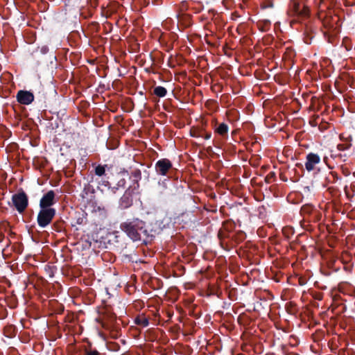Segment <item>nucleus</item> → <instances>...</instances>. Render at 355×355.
<instances>
[{
  "label": "nucleus",
  "mask_w": 355,
  "mask_h": 355,
  "mask_svg": "<svg viewBox=\"0 0 355 355\" xmlns=\"http://www.w3.org/2000/svg\"><path fill=\"white\" fill-rule=\"evenodd\" d=\"M162 222L155 221L150 227H146V223L139 218L128 219L120 225V229L133 241H142L148 242L151 241L156 235L160 234L163 227Z\"/></svg>",
  "instance_id": "obj_1"
},
{
  "label": "nucleus",
  "mask_w": 355,
  "mask_h": 355,
  "mask_svg": "<svg viewBox=\"0 0 355 355\" xmlns=\"http://www.w3.org/2000/svg\"><path fill=\"white\" fill-rule=\"evenodd\" d=\"M55 215V209H41L37 214V222L38 225L44 228L52 221Z\"/></svg>",
  "instance_id": "obj_2"
},
{
  "label": "nucleus",
  "mask_w": 355,
  "mask_h": 355,
  "mask_svg": "<svg viewBox=\"0 0 355 355\" xmlns=\"http://www.w3.org/2000/svg\"><path fill=\"white\" fill-rule=\"evenodd\" d=\"M13 205L20 214L23 213L28 205V198L24 191L18 192L12 196Z\"/></svg>",
  "instance_id": "obj_3"
},
{
  "label": "nucleus",
  "mask_w": 355,
  "mask_h": 355,
  "mask_svg": "<svg viewBox=\"0 0 355 355\" xmlns=\"http://www.w3.org/2000/svg\"><path fill=\"white\" fill-rule=\"evenodd\" d=\"M173 168L172 162L166 158L159 159L155 165V169L157 175H167L169 171Z\"/></svg>",
  "instance_id": "obj_4"
},
{
  "label": "nucleus",
  "mask_w": 355,
  "mask_h": 355,
  "mask_svg": "<svg viewBox=\"0 0 355 355\" xmlns=\"http://www.w3.org/2000/svg\"><path fill=\"white\" fill-rule=\"evenodd\" d=\"M55 204V193L53 190L49 191L45 193L40 201L41 209H53L51 207Z\"/></svg>",
  "instance_id": "obj_5"
},
{
  "label": "nucleus",
  "mask_w": 355,
  "mask_h": 355,
  "mask_svg": "<svg viewBox=\"0 0 355 355\" xmlns=\"http://www.w3.org/2000/svg\"><path fill=\"white\" fill-rule=\"evenodd\" d=\"M305 162L306 169L310 172L314 170L315 165L318 164L321 162L320 157L314 153H309L306 155Z\"/></svg>",
  "instance_id": "obj_6"
},
{
  "label": "nucleus",
  "mask_w": 355,
  "mask_h": 355,
  "mask_svg": "<svg viewBox=\"0 0 355 355\" xmlns=\"http://www.w3.org/2000/svg\"><path fill=\"white\" fill-rule=\"evenodd\" d=\"M239 205L236 202L230 204L225 202V205H223V219L226 218V217L230 218V216L235 218L239 212Z\"/></svg>",
  "instance_id": "obj_7"
},
{
  "label": "nucleus",
  "mask_w": 355,
  "mask_h": 355,
  "mask_svg": "<svg viewBox=\"0 0 355 355\" xmlns=\"http://www.w3.org/2000/svg\"><path fill=\"white\" fill-rule=\"evenodd\" d=\"M17 100L20 104L29 105L34 101V95L31 92L19 90L17 94Z\"/></svg>",
  "instance_id": "obj_8"
},
{
  "label": "nucleus",
  "mask_w": 355,
  "mask_h": 355,
  "mask_svg": "<svg viewBox=\"0 0 355 355\" xmlns=\"http://www.w3.org/2000/svg\"><path fill=\"white\" fill-rule=\"evenodd\" d=\"M132 193L130 188H128L120 198L119 207L121 209H128L132 205Z\"/></svg>",
  "instance_id": "obj_9"
},
{
  "label": "nucleus",
  "mask_w": 355,
  "mask_h": 355,
  "mask_svg": "<svg viewBox=\"0 0 355 355\" xmlns=\"http://www.w3.org/2000/svg\"><path fill=\"white\" fill-rule=\"evenodd\" d=\"M236 227V223L234 222V218H225L223 219V240H225V231L228 232L229 234L227 237H232L233 234L232 231L234 230ZM225 241H223V250H225Z\"/></svg>",
  "instance_id": "obj_10"
},
{
  "label": "nucleus",
  "mask_w": 355,
  "mask_h": 355,
  "mask_svg": "<svg viewBox=\"0 0 355 355\" xmlns=\"http://www.w3.org/2000/svg\"><path fill=\"white\" fill-rule=\"evenodd\" d=\"M110 239L109 242L116 248H122L123 243L121 241V236L119 234L118 232H113L110 235Z\"/></svg>",
  "instance_id": "obj_11"
},
{
  "label": "nucleus",
  "mask_w": 355,
  "mask_h": 355,
  "mask_svg": "<svg viewBox=\"0 0 355 355\" xmlns=\"http://www.w3.org/2000/svg\"><path fill=\"white\" fill-rule=\"evenodd\" d=\"M221 294L222 292L220 291V285L218 282L216 283L209 284L208 287V295L216 296L218 298H220Z\"/></svg>",
  "instance_id": "obj_12"
},
{
  "label": "nucleus",
  "mask_w": 355,
  "mask_h": 355,
  "mask_svg": "<svg viewBox=\"0 0 355 355\" xmlns=\"http://www.w3.org/2000/svg\"><path fill=\"white\" fill-rule=\"evenodd\" d=\"M223 327L230 332H231L234 329V317L229 312L226 313L225 318H223Z\"/></svg>",
  "instance_id": "obj_13"
},
{
  "label": "nucleus",
  "mask_w": 355,
  "mask_h": 355,
  "mask_svg": "<svg viewBox=\"0 0 355 355\" xmlns=\"http://www.w3.org/2000/svg\"><path fill=\"white\" fill-rule=\"evenodd\" d=\"M131 177L134 181V189H137L139 187V180L141 179V172L139 169L137 168L131 172Z\"/></svg>",
  "instance_id": "obj_14"
},
{
  "label": "nucleus",
  "mask_w": 355,
  "mask_h": 355,
  "mask_svg": "<svg viewBox=\"0 0 355 355\" xmlns=\"http://www.w3.org/2000/svg\"><path fill=\"white\" fill-rule=\"evenodd\" d=\"M290 8L291 11L295 15H305V12L301 10L300 8V4L295 1H291L290 3Z\"/></svg>",
  "instance_id": "obj_15"
},
{
  "label": "nucleus",
  "mask_w": 355,
  "mask_h": 355,
  "mask_svg": "<svg viewBox=\"0 0 355 355\" xmlns=\"http://www.w3.org/2000/svg\"><path fill=\"white\" fill-rule=\"evenodd\" d=\"M86 214L85 213H78L76 214V216L73 218L74 220V224H72V225H83L85 224L87 222V217Z\"/></svg>",
  "instance_id": "obj_16"
},
{
  "label": "nucleus",
  "mask_w": 355,
  "mask_h": 355,
  "mask_svg": "<svg viewBox=\"0 0 355 355\" xmlns=\"http://www.w3.org/2000/svg\"><path fill=\"white\" fill-rule=\"evenodd\" d=\"M208 44L213 47V51H219L218 48L220 46V37L216 36H211L207 40Z\"/></svg>",
  "instance_id": "obj_17"
},
{
  "label": "nucleus",
  "mask_w": 355,
  "mask_h": 355,
  "mask_svg": "<svg viewBox=\"0 0 355 355\" xmlns=\"http://www.w3.org/2000/svg\"><path fill=\"white\" fill-rule=\"evenodd\" d=\"M135 323L143 327L148 326L149 321L144 315H139L135 319Z\"/></svg>",
  "instance_id": "obj_18"
},
{
  "label": "nucleus",
  "mask_w": 355,
  "mask_h": 355,
  "mask_svg": "<svg viewBox=\"0 0 355 355\" xmlns=\"http://www.w3.org/2000/svg\"><path fill=\"white\" fill-rule=\"evenodd\" d=\"M225 115L230 122L235 121L238 119V112L234 109L227 110Z\"/></svg>",
  "instance_id": "obj_19"
},
{
  "label": "nucleus",
  "mask_w": 355,
  "mask_h": 355,
  "mask_svg": "<svg viewBox=\"0 0 355 355\" xmlns=\"http://www.w3.org/2000/svg\"><path fill=\"white\" fill-rule=\"evenodd\" d=\"M153 93L159 98L164 97L167 94V90L162 86H157L154 88Z\"/></svg>",
  "instance_id": "obj_20"
},
{
  "label": "nucleus",
  "mask_w": 355,
  "mask_h": 355,
  "mask_svg": "<svg viewBox=\"0 0 355 355\" xmlns=\"http://www.w3.org/2000/svg\"><path fill=\"white\" fill-rule=\"evenodd\" d=\"M224 286L225 287V289L223 288V296L225 295H227L230 300H232V301L236 299V297H235L236 291L234 289L228 290L227 288V282H225V284L223 283V287Z\"/></svg>",
  "instance_id": "obj_21"
},
{
  "label": "nucleus",
  "mask_w": 355,
  "mask_h": 355,
  "mask_svg": "<svg viewBox=\"0 0 355 355\" xmlns=\"http://www.w3.org/2000/svg\"><path fill=\"white\" fill-rule=\"evenodd\" d=\"M336 176L331 172L324 176V181L322 182V186L323 187H327L329 182H331L336 180Z\"/></svg>",
  "instance_id": "obj_22"
},
{
  "label": "nucleus",
  "mask_w": 355,
  "mask_h": 355,
  "mask_svg": "<svg viewBox=\"0 0 355 355\" xmlns=\"http://www.w3.org/2000/svg\"><path fill=\"white\" fill-rule=\"evenodd\" d=\"M95 214H98L101 220L105 219L107 216V210L105 208H101L98 207L96 209L94 210Z\"/></svg>",
  "instance_id": "obj_23"
},
{
  "label": "nucleus",
  "mask_w": 355,
  "mask_h": 355,
  "mask_svg": "<svg viewBox=\"0 0 355 355\" xmlns=\"http://www.w3.org/2000/svg\"><path fill=\"white\" fill-rule=\"evenodd\" d=\"M282 233L287 239H290L294 234V230L291 227H285L282 229Z\"/></svg>",
  "instance_id": "obj_24"
},
{
  "label": "nucleus",
  "mask_w": 355,
  "mask_h": 355,
  "mask_svg": "<svg viewBox=\"0 0 355 355\" xmlns=\"http://www.w3.org/2000/svg\"><path fill=\"white\" fill-rule=\"evenodd\" d=\"M107 166V165H104V166H102V165H98L96 168H95V174L98 176H102L105 174V167Z\"/></svg>",
  "instance_id": "obj_25"
},
{
  "label": "nucleus",
  "mask_w": 355,
  "mask_h": 355,
  "mask_svg": "<svg viewBox=\"0 0 355 355\" xmlns=\"http://www.w3.org/2000/svg\"><path fill=\"white\" fill-rule=\"evenodd\" d=\"M85 355H102L97 349H86L85 350Z\"/></svg>",
  "instance_id": "obj_26"
},
{
  "label": "nucleus",
  "mask_w": 355,
  "mask_h": 355,
  "mask_svg": "<svg viewBox=\"0 0 355 355\" xmlns=\"http://www.w3.org/2000/svg\"><path fill=\"white\" fill-rule=\"evenodd\" d=\"M223 55H225L228 58L232 57V49H226V46L223 45Z\"/></svg>",
  "instance_id": "obj_27"
},
{
  "label": "nucleus",
  "mask_w": 355,
  "mask_h": 355,
  "mask_svg": "<svg viewBox=\"0 0 355 355\" xmlns=\"http://www.w3.org/2000/svg\"><path fill=\"white\" fill-rule=\"evenodd\" d=\"M125 184H126V181L124 178H122L121 180H119L116 184V186L117 187H116V189H118L119 187H125ZM114 189H115V187H114Z\"/></svg>",
  "instance_id": "obj_28"
},
{
  "label": "nucleus",
  "mask_w": 355,
  "mask_h": 355,
  "mask_svg": "<svg viewBox=\"0 0 355 355\" xmlns=\"http://www.w3.org/2000/svg\"><path fill=\"white\" fill-rule=\"evenodd\" d=\"M349 146H347V145L345 144H340L337 146V148L338 150H340V151H344L347 149H348Z\"/></svg>",
  "instance_id": "obj_29"
},
{
  "label": "nucleus",
  "mask_w": 355,
  "mask_h": 355,
  "mask_svg": "<svg viewBox=\"0 0 355 355\" xmlns=\"http://www.w3.org/2000/svg\"><path fill=\"white\" fill-rule=\"evenodd\" d=\"M218 238L219 239V244L222 246V227L218 230Z\"/></svg>",
  "instance_id": "obj_30"
},
{
  "label": "nucleus",
  "mask_w": 355,
  "mask_h": 355,
  "mask_svg": "<svg viewBox=\"0 0 355 355\" xmlns=\"http://www.w3.org/2000/svg\"><path fill=\"white\" fill-rule=\"evenodd\" d=\"M216 132L219 135H222V123L218 124L216 128Z\"/></svg>",
  "instance_id": "obj_31"
},
{
  "label": "nucleus",
  "mask_w": 355,
  "mask_h": 355,
  "mask_svg": "<svg viewBox=\"0 0 355 355\" xmlns=\"http://www.w3.org/2000/svg\"><path fill=\"white\" fill-rule=\"evenodd\" d=\"M89 3L93 8H96L98 5L97 0H89Z\"/></svg>",
  "instance_id": "obj_32"
},
{
  "label": "nucleus",
  "mask_w": 355,
  "mask_h": 355,
  "mask_svg": "<svg viewBox=\"0 0 355 355\" xmlns=\"http://www.w3.org/2000/svg\"><path fill=\"white\" fill-rule=\"evenodd\" d=\"M208 105H209V106H210V108L212 110H214L215 107L218 108V106L216 105L215 102H210V103H209Z\"/></svg>",
  "instance_id": "obj_33"
},
{
  "label": "nucleus",
  "mask_w": 355,
  "mask_h": 355,
  "mask_svg": "<svg viewBox=\"0 0 355 355\" xmlns=\"http://www.w3.org/2000/svg\"><path fill=\"white\" fill-rule=\"evenodd\" d=\"M228 130L229 128L227 125L223 123V136L225 135V133L228 132Z\"/></svg>",
  "instance_id": "obj_34"
},
{
  "label": "nucleus",
  "mask_w": 355,
  "mask_h": 355,
  "mask_svg": "<svg viewBox=\"0 0 355 355\" xmlns=\"http://www.w3.org/2000/svg\"><path fill=\"white\" fill-rule=\"evenodd\" d=\"M226 65V62L223 61V66ZM227 67H228V69H230V65L227 64ZM223 80H225V67H223Z\"/></svg>",
  "instance_id": "obj_35"
},
{
  "label": "nucleus",
  "mask_w": 355,
  "mask_h": 355,
  "mask_svg": "<svg viewBox=\"0 0 355 355\" xmlns=\"http://www.w3.org/2000/svg\"><path fill=\"white\" fill-rule=\"evenodd\" d=\"M223 188L225 187V186L226 187L227 189H230V186H229V182H225V180L223 178Z\"/></svg>",
  "instance_id": "obj_36"
},
{
  "label": "nucleus",
  "mask_w": 355,
  "mask_h": 355,
  "mask_svg": "<svg viewBox=\"0 0 355 355\" xmlns=\"http://www.w3.org/2000/svg\"><path fill=\"white\" fill-rule=\"evenodd\" d=\"M275 175V173L274 172H271L267 175L266 179L268 180L269 178H273Z\"/></svg>",
  "instance_id": "obj_37"
},
{
  "label": "nucleus",
  "mask_w": 355,
  "mask_h": 355,
  "mask_svg": "<svg viewBox=\"0 0 355 355\" xmlns=\"http://www.w3.org/2000/svg\"><path fill=\"white\" fill-rule=\"evenodd\" d=\"M229 98V94H223V103L225 102V100H226V98Z\"/></svg>",
  "instance_id": "obj_38"
},
{
  "label": "nucleus",
  "mask_w": 355,
  "mask_h": 355,
  "mask_svg": "<svg viewBox=\"0 0 355 355\" xmlns=\"http://www.w3.org/2000/svg\"><path fill=\"white\" fill-rule=\"evenodd\" d=\"M229 80H231V81H232V78H228L225 80V84H226V85H227H227H229V84H230V83H229ZM226 89L227 90V87H226Z\"/></svg>",
  "instance_id": "obj_39"
},
{
  "label": "nucleus",
  "mask_w": 355,
  "mask_h": 355,
  "mask_svg": "<svg viewBox=\"0 0 355 355\" xmlns=\"http://www.w3.org/2000/svg\"><path fill=\"white\" fill-rule=\"evenodd\" d=\"M230 355H234V352L232 349H230ZM236 355H239V354H237Z\"/></svg>",
  "instance_id": "obj_40"
},
{
  "label": "nucleus",
  "mask_w": 355,
  "mask_h": 355,
  "mask_svg": "<svg viewBox=\"0 0 355 355\" xmlns=\"http://www.w3.org/2000/svg\"><path fill=\"white\" fill-rule=\"evenodd\" d=\"M46 49H47V47H46V46L42 47V51L43 53H45V52H46Z\"/></svg>",
  "instance_id": "obj_41"
},
{
  "label": "nucleus",
  "mask_w": 355,
  "mask_h": 355,
  "mask_svg": "<svg viewBox=\"0 0 355 355\" xmlns=\"http://www.w3.org/2000/svg\"><path fill=\"white\" fill-rule=\"evenodd\" d=\"M227 304L228 306H230V302H229V303L224 302L223 309L225 307V306H226Z\"/></svg>",
  "instance_id": "obj_42"
},
{
  "label": "nucleus",
  "mask_w": 355,
  "mask_h": 355,
  "mask_svg": "<svg viewBox=\"0 0 355 355\" xmlns=\"http://www.w3.org/2000/svg\"><path fill=\"white\" fill-rule=\"evenodd\" d=\"M307 189V191H309V187H304V190Z\"/></svg>",
  "instance_id": "obj_43"
},
{
  "label": "nucleus",
  "mask_w": 355,
  "mask_h": 355,
  "mask_svg": "<svg viewBox=\"0 0 355 355\" xmlns=\"http://www.w3.org/2000/svg\"><path fill=\"white\" fill-rule=\"evenodd\" d=\"M162 187H163V188H164V189H166V184H165V183H163V184H162Z\"/></svg>",
  "instance_id": "obj_44"
},
{
  "label": "nucleus",
  "mask_w": 355,
  "mask_h": 355,
  "mask_svg": "<svg viewBox=\"0 0 355 355\" xmlns=\"http://www.w3.org/2000/svg\"><path fill=\"white\" fill-rule=\"evenodd\" d=\"M296 166H302V164H296Z\"/></svg>",
  "instance_id": "obj_45"
},
{
  "label": "nucleus",
  "mask_w": 355,
  "mask_h": 355,
  "mask_svg": "<svg viewBox=\"0 0 355 355\" xmlns=\"http://www.w3.org/2000/svg\"><path fill=\"white\" fill-rule=\"evenodd\" d=\"M219 211H220V213H222V207H220V209H219Z\"/></svg>",
  "instance_id": "obj_46"
},
{
  "label": "nucleus",
  "mask_w": 355,
  "mask_h": 355,
  "mask_svg": "<svg viewBox=\"0 0 355 355\" xmlns=\"http://www.w3.org/2000/svg\"><path fill=\"white\" fill-rule=\"evenodd\" d=\"M159 194H160V195H163V194H164L163 191H160V192H159Z\"/></svg>",
  "instance_id": "obj_47"
},
{
  "label": "nucleus",
  "mask_w": 355,
  "mask_h": 355,
  "mask_svg": "<svg viewBox=\"0 0 355 355\" xmlns=\"http://www.w3.org/2000/svg\"><path fill=\"white\" fill-rule=\"evenodd\" d=\"M223 6H225V0H223Z\"/></svg>",
  "instance_id": "obj_48"
}]
</instances>
